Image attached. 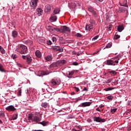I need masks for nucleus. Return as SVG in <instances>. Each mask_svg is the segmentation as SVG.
<instances>
[{
    "label": "nucleus",
    "mask_w": 131,
    "mask_h": 131,
    "mask_svg": "<svg viewBox=\"0 0 131 131\" xmlns=\"http://www.w3.org/2000/svg\"><path fill=\"white\" fill-rule=\"evenodd\" d=\"M41 115H42V114L37 116L33 114H29L28 119L29 120H32V122H39V121H41Z\"/></svg>",
    "instance_id": "obj_1"
},
{
    "label": "nucleus",
    "mask_w": 131,
    "mask_h": 131,
    "mask_svg": "<svg viewBox=\"0 0 131 131\" xmlns=\"http://www.w3.org/2000/svg\"><path fill=\"white\" fill-rule=\"evenodd\" d=\"M16 51L21 55H26L27 54V47L24 45H19L17 47Z\"/></svg>",
    "instance_id": "obj_2"
},
{
    "label": "nucleus",
    "mask_w": 131,
    "mask_h": 131,
    "mask_svg": "<svg viewBox=\"0 0 131 131\" xmlns=\"http://www.w3.org/2000/svg\"><path fill=\"white\" fill-rule=\"evenodd\" d=\"M120 59L118 56H116L113 59H107L106 60V65L115 66L117 64H118V61Z\"/></svg>",
    "instance_id": "obj_3"
},
{
    "label": "nucleus",
    "mask_w": 131,
    "mask_h": 131,
    "mask_svg": "<svg viewBox=\"0 0 131 131\" xmlns=\"http://www.w3.org/2000/svg\"><path fill=\"white\" fill-rule=\"evenodd\" d=\"M60 32L61 33H67V32H70V28L66 26H62L60 27Z\"/></svg>",
    "instance_id": "obj_4"
},
{
    "label": "nucleus",
    "mask_w": 131,
    "mask_h": 131,
    "mask_svg": "<svg viewBox=\"0 0 131 131\" xmlns=\"http://www.w3.org/2000/svg\"><path fill=\"white\" fill-rule=\"evenodd\" d=\"M78 72V70H73L71 71H68L67 73V77L68 78H73L72 75H73L75 73H77Z\"/></svg>",
    "instance_id": "obj_5"
},
{
    "label": "nucleus",
    "mask_w": 131,
    "mask_h": 131,
    "mask_svg": "<svg viewBox=\"0 0 131 131\" xmlns=\"http://www.w3.org/2000/svg\"><path fill=\"white\" fill-rule=\"evenodd\" d=\"M37 3H38V0H31L30 4L32 9L34 10L36 9V7H37Z\"/></svg>",
    "instance_id": "obj_6"
},
{
    "label": "nucleus",
    "mask_w": 131,
    "mask_h": 131,
    "mask_svg": "<svg viewBox=\"0 0 131 131\" xmlns=\"http://www.w3.org/2000/svg\"><path fill=\"white\" fill-rule=\"evenodd\" d=\"M94 121L95 122H105L106 121V119H102L101 117L94 116L93 117Z\"/></svg>",
    "instance_id": "obj_7"
},
{
    "label": "nucleus",
    "mask_w": 131,
    "mask_h": 131,
    "mask_svg": "<svg viewBox=\"0 0 131 131\" xmlns=\"http://www.w3.org/2000/svg\"><path fill=\"white\" fill-rule=\"evenodd\" d=\"M88 11H89L91 13L93 17H98V13H97V12L95 11V10H94V8L92 7H89L88 8Z\"/></svg>",
    "instance_id": "obj_8"
},
{
    "label": "nucleus",
    "mask_w": 131,
    "mask_h": 131,
    "mask_svg": "<svg viewBox=\"0 0 131 131\" xmlns=\"http://www.w3.org/2000/svg\"><path fill=\"white\" fill-rule=\"evenodd\" d=\"M118 12V13H126V15L128 14L127 8L124 7H119Z\"/></svg>",
    "instance_id": "obj_9"
},
{
    "label": "nucleus",
    "mask_w": 131,
    "mask_h": 131,
    "mask_svg": "<svg viewBox=\"0 0 131 131\" xmlns=\"http://www.w3.org/2000/svg\"><path fill=\"white\" fill-rule=\"evenodd\" d=\"M52 85H58L60 84V80L58 79H52L51 81Z\"/></svg>",
    "instance_id": "obj_10"
},
{
    "label": "nucleus",
    "mask_w": 131,
    "mask_h": 131,
    "mask_svg": "<svg viewBox=\"0 0 131 131\" xmlns=\"http://www.w3.org/2000/svg\"><path fill=\"white\" fill-rule=\"evenodd\" d=\"M92 105L91 102H83L81 104L78 105V107H88L89 106H91Z\"/></svg>",
    "instance_id": "obj_11"
},
{
    "label": "nucleus",
    "mask_w": 131,
    "mask_h": 131,
    "mask_svg": "<svg viewBox=\"0 0 131 131\" xmlns=\"http://www.w3.org/2000/svg\"><path fill=\"white\" fill-rule=\"evenodd\" d=\"M44 59L47 62H51L53 60V56H52V54L47 55L44 57Z\"/></svg>",
    "instance_id": "obj_12"
},
{
    "label": "nucleus",
    "mask_w": 131,
    "mask_h": 131,
    "mask_svg": "<svg viewBox=\"0 0 131 131\" xmlns=\"http://www.w3.org/2000/svg\"><path fill=\"white\" fill-rule=\"evenodd\" d=\"M48 74H50V73L46 72L43 71H39L38 72V76H42L43 75H48Z\"/></svg>",
    "instance_id": "obj_13"
},
{
    "label": "nucleus",
    "mask_w": 131,
    "mask_h": 131,
    "mask_svg": "<svg viewBox=\"0 0 131 131\" xmlns=\"http://www.w3.org/2000/svg\"><path fill=\"white\" fill-rule=\"evenodd\" d=\"M48 29L49 30H51V31H57V32H61V29L56 28H53V27L50 26H48Z\"/></svg>",
    "instance_id": "obj_14"
},
{
    "label": "nucleus",
    "mask_w": 131,
    "mask_h": 131,
    "mask_svg": "<svg viewBox=\"0 0 131 131\" xmlns=\"http://www.w3.org/2000/svg\"><path fill=\"white\" fill-rule=\"evenodd\" d=\"M6 110L7 111H15L16 110V108L13 105H9L8 107H6Z\"/></svg>",
    "instance_id": "obj_15"
},
{
    "label": "nucleus",
    "mask_w": 131,
    "mask_h": 131,
    "mask_svg": "<svg viewBox=\"0 0 131 131\" xmlns=\"http://www.w3.org/2000/svg\"><path fill=\"white\" fill-rule=\"evenodd\" d=\"M59 42L61 43V45H64L65 43H67L68 41L67 40H65L63 37H59Z\"/></svg>",
    "instance_id": "obj_16"
},
{
    "label": "nucleus",
    "mask_w": 131,
    "mask_h": 131,
    "mask_svg": "<svg viewBox=\"0 0 131 131\" xmlns=\"http://www.w3.org/2000/svg\"><path fill=\"white\" fill-rule=\"evenodd\" d=\"M93 25L91 24H87L85 27V30L88 31H91V29H93Z\"/></svg>",
    "instance_id": "obj_17"
},
{
    "label": "nucleus",
    "mask_w": 131,
    "mask_h": 131,
    "mask_svg": "<svg viewBox=\"0 0 131 131\" xmlns=\"http://www.w3.org/2000/svg\"><path fill=\"white\" fill-rule=\"evenodd\" d=\"M11 35L13 38H16L18 36V32L17 31H12L11 32Z\"/></svg>",
    "instance_id": "obj_18"
},
{
    "label": "nucleus",
    "mask_w": 131,
    "mask_h": 131,
    "mask_svg": "<svg viewBox=\"0 0 131 131\" xmlns=\"http://www.w3.org/2000/svg\"><path fill=\"white\" fill-rule=\"evenodd\" d=\"M27 62L28 64H30L31 62H32V58L31 56L29 55H27V59H26Z\"/></svg>",
    "instance_id": "obj_19"
},
{
    "label": "nucleus",
    "mask_w": 131,
    "mask_h": 131,
    "mask_svg": "<svg viewBox=\"0 0 131 131\" xmlns=\"http://www.w3.org/2000/svg\"><path fill=\"white\" fill-rule=\"evenodd\" d=\"M53 49L55 51H58V52H60V53H62L63 51V48H62V47H60V46L55 47Z\"/></svg>",
    "instance_id": "obj_20"
},
{
    "label": "nucleus",
    "mask_w": 131,
    "mask_h": 131,
    "mask_svg": "<svg viewBox=\"0 0 131 131\" xmlns=\"http://www.w3.org/2000/svg\"><path fill=\"white\" fill-rule=\"evenodd\" d=\"M123 29H124V27H123V25H120L117 26V30L119 32H121Z\"/></svg>",
    "instance_id": "obj_21"
},
{
    "label": "nucleus",
    "mask_w": 131,
    "mask_h": 131,
    "mask_svg": "<svg viewBox=\"0 0 131 131\" xmlns=\"http://www.w3.org/2000/svg\"><path fill=\"white\" fill-rule=\"evenodd\" d=\"M52 9V7L49 4H48L45 7V12H49Z\"/></svg>",
    "instance_id": "obj_22"
},
{
    "label": "nucleus",
    "mask_w": 131,
    "mask_h": 131,
    "mask_svg": "<svg viewBox=\"0 0 131 131\" xmlns=\"http://www.w3.org/2000/svg\"><path fill=\"white\" fill-rule=\"evenodd\" d=\"M120 6L127 8V7H128V5H127V1L126 0H123L122 3H120Z\"/></svg>",
    "instance_id": "obj_23"
},
{
    "label": "nucleus",
    "mask_w": 131,
    "mask_h": 131,
    "mask_svg": "<svg viewBox=\"0 0 131 131\" xmlns=\"http://www.w3.org/2000/svg\"><path fill=\"white\" fill-rule=\"evenodd\" d=\"M35 54L37 58H41V52L39 50H36Z\"/></svg>",
    "instance_id": "obj_24"
},
{
    "label": "nucleus",
    "mask_w": 131,
    "mask_h": 131,
    "mask_svg": "<svg viewBox=\"0 0 131 131\" xmlns=\"http://www.w3.org/2000/svg\"><path fill=\"white\" fill-rule=\"evenodd\" d=\"M50 22H56L57 21V16L56 15L52 16L50 18Z\"/></svg>",
    "instance_id": "obj_25"
},
{
    "label": "nucleus",
    "mask_w": 131,
    "mask_h": 131,
    "mask_svg": "<svg viewBox=\"0 0 131 131\" xmlns=\"http://www.w3.org/2000/svg\"><path fill=\"white\" fill-rule=\"evenodd\" d=\"M57 65H59L61 66V65H63V64H66V61L64 59H62L61 60H58L57 61Z\"/></svg>",
    "instance_id": "obj_26"
},
{
    "label": "nucleus",
    "mask_w": 131,
    "mask_h": 131,
    "mask_svg": "<svg viewBox=\"0 0 131 131\" xmlns=\"http://www.w3.org/2000/svg\"><path fill=\"white\" fill-rule=\"evenodd\" d=\"M36 11L37 15H38V16H41V14H42V9H41L40 8H39L37 9Z\"/></svg>",
    "instance_id": "obj_27"
},
{
    "label": "nucleus",
    "mask_w": 131,
    "mask_h": 131,
    "mask_svg": "<svg viewBox=\"0 0 131 131\" xmlns=\"http://www.w3.org/2000/svg\"><path fill=\"white\" fill-rule=\"evenodd\" d=\"M24 43H26V45H32L33 42L31 40H23Z\"/></svg>",
    "instance_id": "obj_28"
},
{
    "label": "nucleus",
    "mask_w": 131,
    "mask_h": 131,
    "mask_svg": "<svg viewBox=\"0 0 131 131\" xmlns=\"http://www.w3.org/2000/svg\"><path fill=\"white\" fill-rule=\"evenodd\" d=\"M54 67H58V63L57 62H53L50 65L49 68H54Z\"/></svg>",
    "instance_id": "obj_29"
},
{
    "label": "nucleus",
    "mask_w": 131,
    "mask_h": 131,
    "mask_svg": "<svg viewBox=\"0 0 131 131\" xmlns=\"http://www.w3.org/2000/svg\"><path fill=\"white\" fill-rule=\"evenodd\" d=\"M69 7L71 10H74L76 8V3H72Z\"/></svg>",
    "instance_id": "obj_30"
},
{
    "label": "nucleus",
    "mask_w": 131,
    "mask_h": 131,
    "mask_svg": "<svg viewBox=\"0 0 131 131\" xmlns=\"http://www.w3.org/2000/svg\"><path fill=\"white\" fill-rule=\"evenodd\" d=\"M39 124H41V125H43V126H46L48 125V124L49 123V122L43 121L42 122L38 123Z\"/></svg>",
    "instance_id": "obj_31"
},
{
    "label": "nucleus",
    "mask_w": 131,
    "mask_h": 131,
    "mask_svg": "<svg viewBox=\"0 0 131 131\" xmlns=\"http://www.w3.org/2000/svg\"><path fill=\"white\" fill-rule=\"evenodd\" d=\"M108 73H110L111 75H116V74H117V72L114 70H111L108 71Z\"/></svg>",
    "instance_id": "obj_32"
},
{
    "label": "nucleus",
    "mask_w": 131,
    "mask_h": 131,
    "mask_svg": "<svg viewBox=\"0 0 131 131\" xmlns=\"http://www.w3.org/2000/svg\"><path fill=\"white\" fill-rule=\"evenodd\" d=\"M0 71L1 72H6V70H5V68H4V66L2 64V63H0Z\"/></svg>",
    "instance_id": "obj_33"
},
{
    "label": "nucleus",
    "mask_w": 131,
    "mask_h": 131,
    "mask_svg": "<svg viewBox=\"0 0 131 131\" xmlns=\"http://www.w3.org/2000/svg\"><path fill=\"white\" fill-rule=\"evenodd\" d=\"M48 104L47 102H42L41 105V107H43V108H47L48 106Z\"/></svg>",
    "instance_id": "obj_34"
},
{
    "label": "nucleus",
    "mask_w": 131,
    "mask_h": 131,
    "mask_svg": "<svg viewBox=\"0 0 131 131\" xmlns=\"http://www.w3.org/2000/svg\"><path fill=\"white\" fill-rule=\"evenodd\" d=\"M116 89V88H112V87H109V88H107L104 89V91H105V92H108L109 91H112V90H114Z\"/></svg>",
    "instance_id": "obj_35"
},
{
    "label": "nucleus",
    "mask_w": 131,
    "mask_h": 131,
    "mask_svg": "<svg viewBox=\"0 0 131 131\" xmlns=\"http://www.w3.org/2000/svg\"><path fill=\"white\" fill-rule=\"evenodd\" d=\"M90 24H91L92 25H93V26H94V25H96V20L93 19H91L90 20Z\"/></svg>",
    "instance_id": "obj_36"
},
{
    "label": "nucleus",
    "mask_w": 131,
    "mask_h": 131,
    "mask_svg": "<svg viewBox=\"0 0 131 131\" xmlns=\"http://www.w3.org/2000/svg\"><path fill=\"white\" fill-rule=\"evenodd\" d=\"M111 47H112V42H110L108 43L106 46L105 49H110V48H111Z\"/></svg>",
    "instance_id": "obj_37"
},
{
    "label": "nucleus",
    "mask_w": 131,
    "mask_h": 131,
    "mask_svg": "<svg viewBox=\"0 0 131 131\" xmlns=\"http://www.w3.org/2000/svg\"><path fill=\"white\" fill-rule=\"evenodd\" d=\"M54 14H59L60 13V9L56 8L54 10Z\"/></svg>",
    "instance_id": "obj_38"
},
{
    "label": "nucleus",
    "mask_w": 131,
    "mask_h": 131,
    "mask_svg": "<svg viewBox=\"0 0 131 131\" xmlns=\"http://www.w3.org/2000/svg\"><path fill=\"white\" fill-rule=\"evenodd\" d=\"M11 58H12L13 60H15V59H17V58H18V56L17 54H12L11 55Z\"/></svg>",
    "instance_id": "obj_39"
},
{
    "label": "nucleus",
    "mask_w": 131,
    "mask_h": 131,
    "mask_svg": "<svg viewBox=\"0 0 131 131\" xmlns=\"http://www.w3.org/2000/svg\"><path fill=\"white\" fill-rule=\"evenodd\" d=\"M117 110V108H111V113H112L113 114L115 113V112H116Z\"/></svg>",
    "instance_id": "obj_40"
},
{
    "label": "nucleus",
    "mask_w": 131,
    "mask_h": 131,
    "mask_svg": "<svg viewBox=\"0 0 131 131\" xmlns=\"http://www.w3.org/2000/svg\"><path fill=\"white\" fill-rule=\"evenodd\" d=\"M0 117L1 118H5V113L4 112L0 113Z\"/></svg>",
    "instance_id": "obj_41"
},
{
    "label": "nucleus",
    "mask_w": 131,
    "mask_h": 131,
    "mask_svg": "<svg viewBox=\"0 0 131 131\" xmlns=\"http://www.w3.org/2000/svg\"><path fill=\"white\" fill-rule=\"evenodd\" d=\"M52 40L53 43H56V41H57V38L55 37L52 38Z\"/></svg>",
    "instance_id": "obj_42"
},
{
    "label": "nucleus",
    "mask_w": 131,
    "mask_h": 131,
    "mask_svg": "<svg viewBox=\"0 0 131 131\" xmlns=\"http://www.w3.org/2000/svg\"><path fill=\"white\" fill-rule=\"evenodd\" d=\"M114 38H115V39H118V38H120V35H115Z\"/></svg>",
    "instance_id": "obj_43"
},
{
    "label": "nucleus",
    "mask_w": 131,
    "mask_h": 131,
    "mask_svg": "<svg viewBox=\"0 0 131 131\" xmlns=\"http://www.w3.org/2000/svg\"><path fill=\"white\" fill-rule=\"evenodd\" d=\"M21 93H22V90L21 89H19L18 92V94H17L18 97H20L21 96Z\"/></svg>",
    "instance_id": "obj_44"
},
{
    "label": "nucleus",
    "mask_w": 131,
    "mask_h": 131,
    "mask_svg": "<svg viewBox=\"0 0 131 131\" xmlns=\"http://www.w3.org/2000/svg\"><path fill=\"white\" fill-rule=\"evenodd\" d=\"M98 38H99V35H96L92 39V41H94V40H97Z\"/></svg>",
    "instance_id": "obj_45"
},
{
    "label": "nucleus",
    "mask_w": 131,
    "mask_h": 131,
    "mask_svg": "<svg viewBox=\"0 0 131 131\" xmlns=\"http://www.w3.org/2000/svg\"><path fill=\"white\" fill-rule=\"evenodd\" d=\"M106 98L107 100H113V96L111 95L107 96Z\"/></svg>",
    "instance_id": "obj_46"
},
{
    "label": "nucleus",
    "mask_w": 131,
    "mask_h": 131,
    "mask_svg": "<svg viewBox=\"0 0 131 131\" xmlns=\"http://www.w3.org/2000/svg\"><path fill=\"white\" fill-rule=\"evenodd\" d=\"M76 36L77 37H81V36H82V35L80 33H77L76 34Z\"/></svg>",
    "instance_id": "obj_47"
},
{
    "label": "nucleus",
    "mask_w": 131,
    "mask_h": 131,
    "mask_svg": "<svg viewBox=\"0 0 131 131\" xmlns=\"http://www.w3.org/2000/svg\"><path fill=\"white\" fill-rule=\"evenodd\" d=\"M0 52L2 53V54H5V53H6V51L4 48H2V49L0 50Z\"/></svg>",
    "instance_id": "obj_48"
},
{
    "label": "nucleus",
    "mask_w": 131,
    "mask_h": 131,
    "mask_svg": "<svg viewBox=\"0 0 131 131\" xmlns=\"http://www.w3.org/2000/svg\"><path fill=\"white\" fill-rule=\"evenodd\" d=\"M17 118H18V115L17 114L14 115L13 116V120H16V119H17Z\"/></svg>",
    "instance_id": "obj_49"
},
{
    "label": "nucleus",
    "mask_w": 131,
    "mask_h": 131,
    "mask_svg": "<svg viewBox=\"0 0 131 131\" xmlns=\"http://www.w3.org/2000/svg\"><path fill=\"white\" fill-rule=\"evenodd\" d=\"M47 43L48 46H51V45H52V41L49 40L47 41Z\"/></svg>",
    "instance_id": "obj_50"
},
{
    "label": "nucleus",
    "mask_w": 131,
    "mask_h": 131,
    "mask_svg": "<svg viewBox=\"0 0 131 131\" xmlns=\"http://www.w3.org/2000/svg\"><path fill=\"white\" fill-rule=\"evenodd\" d=\"M114 85H116L117 84H118V80H116L114 81Z\"/></svg>",
    "instance_id": "obj_51"
},
{
    "label": "nucleus",
    "mask_w": 131,
    "mask_h": 131,
    "mask_svg": "<svg viewBox=\"0 0 131 131\" xmlns=\"http://www.w3.org/2000/svg\"><path fill=\"white\" fill-rule=\"evenodd\" d=\"M72 65H73L74 66H77V65H78V62H73L72 63Z\"/></svg>",
    "instance_id": "obj_52"
},
{
    "label": "nucleus",
    "mask_w": 131,
    "mask_h": 131,
    "mask_svg": "<svg viewBox=\"0 0 131 131\" xmlns=\"http://www.w3.org/2000/svg\"><path fill=\"white\" fill-rule=\"evenodd\" d=\"M21 58H23L24 60H26L27 58V55H22Z\"/></svg>",
    "instance_id": "obj_53"
},
{
    "label": "nucleus",
    "mask_w": 131,
    "mask_h": 131,
    "mask_svg": "<svg viewBox=\"0 0 131 131\" xmlns=\"http://www.w3.org/2000/svg\"><path fill=\"white\" fill-rule=\"evenodd\" d=\"M76 92H77V93H78V92H79V88H77V87H75L74 88Z\"/></svg>",
    "instance_id": "obj_54"
},
{
    "label": "nucleus",
    "mask_w": 131,
    "mask_h": 131,
    "mask_svg": "<svg viewBox=\"0 0 131 131\" xmlns=\"http://www.w3.org/2000/svg\"><path fill=\"white\" fill-rule=\"evenodd\" d=\"M16 66H17V67H19V68H21V67H22V65L19 63H17Z\"/></svg>",
    "instance_id": "obj_55"
},
{
    "label": "nucleus",
    "mask_w": 131,
    "mask_h": 131,
    "mask_svg": "<svg viewBox=\"0 0 131 131\" xmlns=\"http://www.w3.org/2000/svg\"><path fill=\"white\" fill-rule=\"evenodd\" d=\"M76 8H77V7H81V4H79V3H76Z\"/></svg>",
    "instance_id": "obj_56"
},
{
    "label": "nucleus",
    "mask_w": 131,
    "mask_h": 131,
    "mask_svg": "<svg viewBox=\"0 0 131 131\" xmlns=\"http://www.w3.org/2000/svg\"><path fill=\"white\" fill-rule=\"evenodd\" d=\"M107 28L108 29H110V30H111V28H112V25H109L108 27H107Z\"/></svg>",
    "instance_id": "obj_57"
},
{
    "label": "nucleus",
    "mask_w": 131,
    "mask_h": 131,
    "mask_svg": "<svg viewBox=\"0 0 131 131\" xmlns=\"http://www.w3.org/2000/svg\"><path fill=\"white\" fill-rule=\"evenodd\" d=\"M83 91H84V92H88V89H86V88L84 87L83 89Z\"/></svg>",
    "instance_id": "obj_58"
},
{
    "label": "nucleus",
    "mask_w": 131,
    "mask_h": 131,
    "mask_svg": "<svg viewBox=\"0 0 131 131\" xmlns=\"http://www.w3.org/2000/svg\"><path fill=\"white\" fill-rule=\"evenodd\" d=\"M76 127H78V128H79V129H81V126L80 125H77L76 126Z\"/></svg>",
    "instance_id": "obj_59"
},
{
    "label": "nucleus",
    "mask_w": 131,
    "mask_h": 131,
    "mask_svg": "<svg viewBox=\"0 0 131 131\" xmlns=\"http://www.w3.org/2000/svg\"><path fill=\"white\" fill-rule=\"evenodd\" d=\"M98 53H99V51H96L95 52L93 53V55H97V54H98Z\"/></svg>",
    "instance_id": "obj_60"
},
{
    "label": "nucleus",
    "mask_w": 131,
    "mask_h": 131,
    "mask_svg": "<svg viewBox=\"0 0 131 131\" xmlns=\"http://www.w3.org/2000/svg\"><path fill=\"white\" fill-rule=\"evenodd\" d=\"M96 110V111H99V112H101V110H100V108L99 107H97Z\"/></svg>",
    "instance_id": "obj_61"
},
{
    "label": "nucleus",
    "mask_w": 131,
    "mask_h": 131,
    "mask_svg": "<svg viewBox=\"0 0 131 131\" xmlns=\"http://www.w3.org/2000/svg\"><path fill=\"white\" fill-rule=\"evenodd\" d=\"M103 107H104V105H103V104H100L99 105V108H103Z\"/></svg>",
    "instance_id": "obj_62"
},
{
    "label": "nucleus",
    "mask_w": 131,
    "mask_h": 131,
    "mask_svg": "<svg viewBox=\"0 0 131 131\" xmlns=\"http://www.w3.org/2000/svg\"><path fill=\"white\" fill-rule=\"evenodd\" d=\"M87 121H88V122H92V120L91 119H89Z\"/></svg>",
    "instance_id": "obj_63"
},
{
    "label": "nucleus",
    "mask_w": 131,
    "mask_h": 131,
    "mask_svg": "<svg viewBox=\"0 0 131 131\" xmlns=\"http://www.w3.org/2000/svg\"><path fill=\"white\" fill-rule=\"evenodd\" d=\"M32 131H43V130L39 129V130H33Z\"/></svg>",
    "instance_id": "obj_64"
}]
</instances>
